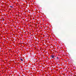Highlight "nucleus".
I'll list each match as a JSON object with an SVG mask.
<instances>
[{
  "mask_svg": "<svg viewBox=\"0 0 76 76\" xmlns=\"http://www.w3.org/2000/svg\"><path fill=\"white\" fill-rule=\"evenodd\" d=\"M11 7H12V6H11Z\"/></svg>",
  "mask_w": 76,
  "mask_h": 76,
  "instance_id": "nucleus-3",
  "label": "nucleus"
},
{
  "mask_svg": "<svg viewBox=\"0 0 76 76\" xmlns=\"http://www.w3.org/2000/svg\"><path fill=\"white\" fill-rule=\"evenodd\" d=\"M20 60H21V61H23V59H22V58H20Z\"/></svg>",
  "mask_w": 76,
  "mask_h": 76,
  "instance_id": "nucleus-2",
  "label": "nucleus"
},
{
  "mask_svg": "<svg viewBox=\"0 0 76 76\" xmlns=\"http://www.w3.org/2000/svg\"><path fill=\"white\" fill-rule=\"evenodd\" d=\"M51 57L52 58H53L54 57V56H51Z\"/></svg>",
  "mask_w": 76,
  "mask_h": 76,
  "instance_id": "nucleus-1",
  "label": "nucleus"
}]
</instances>
